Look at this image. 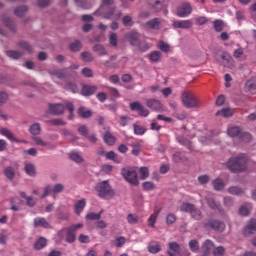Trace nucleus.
I'll return each mask as SVG.
<instances>
[{
  "mask_svg": "<svg viewBox=\"0 0 256 256\" xmlns=\"http://www.w3.org/2000/svg\"><path fill=\"white\" fill-rule=\"evenodd\" d=\"M181 101L187 109H195L201 105L199 98L193 92L184 91L181 96Z\"/></svg>",
  "mask_w": 256,
  "mask_h": 256,
  "instance_id": "4",
  "label": "nucleus"
},
{
  "mask_svg": "<svg viewBox=\"0 0 256 256\" xmlns=\"http://www.w3.org/2000/svg\"><path fill=\"white\" fill-rule=\"evenodd\" d=\"M104 142L106 143V145H113L114 143H116L117 138H115V136H113V134H111V132L107 131L104 136H103Z\"/></svg>",
  "mask_w": 256,
  "mask_h": 256,
  "instance_id": "24",
  "label": "nucleus"
},
{
  "mask_svg": "<svg viewBox=\"0 0 256 256\" xmlns=\"http://www.w3.org/2000/svg\"><path fill=\"white\" fill-rule=\"evenodd\" d=\"M75 239V233L70 228H66V243H75Z\"/></svg>",
  "mask_w": 256,
  "mask_h": 256,
  "instance_id": "39",
  "label": "nucleus"
},
{
  "mask_svg": "<svg viewBox=\"0 0 256 256\" xmlns=\"http://www.w3.org/2000/svg\"><path fill=\"white\" fill-rule=\"evenodd\" d=\"M7 57H10V59H20L23 56V53L15 50H8L6 51Z\"/></svg>",
  "mask_w": 256,
  "mask_h": 256,
  "instance_id": "38",
  "label": "nucleus"
},
{
  "mask_svg": "<svg viewBox=\"0 0 256 256\" xmlns=\"http://www.w3.org/2000/svg\"><path fill=\"white\" fill-rule=\"evenodd\" d=\"M179 143L181 145H184V147H187V149H192V147H193L192 144H191V141L187 138H184V137L179 138Z\"/></svg>",
  "mask_w": 256,
  "mask_h": 256,
  "instance_id": "57",
  "label": "nucleus"
},
{
  "mask_svg": "<svg viewBox=\"0 0 256 256\" xmlns=\"http://www.w3.org/2000/svg\"><path fill=\"white\" fill-rule=\"evenodd\" d=\"M80 243H91V237L89 235L80 234L78 237Z\"/></svg>",
  "mask_w": 256,
  "mask_h": 256,
  "instance_id": "63",
  "label": "nucleus"
},
{
  "mask_svg": "<svg viewBox=\"0 0 256 256\" xmlns=\"http://www.w3.org/2000/svg\"><path fill=\"white\" fill-rule=\"evenodd\" d=\"M239 139H240V141H243L244 143H249V141H251V134L247 133V132H242Z\"/></svg>",
  "mask_w": 256,
  "mask_h": 256,
  "instance_id": "60",
  "label": "nucleus"
},
{
  "mask_svg": "<svg viewBox=\"0 0 256 256\" xmlns=\"http://www.w3.org/2000/svg\"><path fill=\"white\" fill-rule=\"evenodd\" d=\"M32 141L35 143V145H37L38 147H47L49 149V147H51V144L49 142H45V140H43V138L39 137V136H34L32 138Z\"/></svg>",
  "mask_w": 256,
  "mask_h": 256,
  "instance_id": "23",
  "label": "nucleus"
},
{
  "mask_svg": "<svg viewBox=\"0 0 256 256\" xmlns=\"http://www.w3.org/2000/svg\"><path fill=\"white\" fill-rule=\"evenodd\" d=\"M216 115L221 117H232L233 116V110L231 108H224L222 110H219L216 112Z\"/></svg>",
  "mask_w": 256,
  "mask_h": 256,
  "instance_id": "37",
  "label": "nucleus"
},
{
  "mask_svg": "<svg viewBox=\"0 0 256 256\" xmlns=\"http://www.w3.org/2000/svg\"><path fill=\"white\" fill-rule=\"evenodd\" d=\"M115 5V0H102V3L99 7V9L95 12V15H99L100 17H103V19H115L118 21V19H121L122 13L117 12V7L113 6Z\"/></svg>",
  "mask_w": 256,
  "mask_h": 256,
  "instance_id": "1",
  "label": "nucleus"
},
{
  "mask_svg": "<svg viewBox=\"0 0 256 256\" xmlns=\"http://www.w3.org/2000/svg\"><path fill=\"white\" fill-rule=\"evenodd\" d=\"M252 209H253V206H251V204L242 205L239 208V213L241 215H243L244 217H247V215H249V213H251Z\"/></svg>",
  "mask_w": 256,
  "mask_h": 256,
  "instance_id": "32",
  "label": "nucleus"
},
{
  "mask_svg": "<svg viewBox=\"0 0 256 256\" xmlns=\"http://www.w3.org/2000/svg\"><path fill=\"white\" fill-rule=\"evenodd\" d=\"M242 131L241 128L234 126L231 128H228L227 130V134L229 135V137H237L239 139V137H241L242 135Z\"/></svg>",
  "mask_w": 256,
  "mask_h": 256,
  "instance_id": "21",
  "label": "nucleus"
},
{
  "mask_svg": "<svg viewBox=\"0 0 256 256\" xmlns=\"http://www.w3.org/2000/svg\"><path fill=\"white\" fill-rule=\"evenodd\" d=\"M24 169L27 175H29L30 177H35V175L37 174V171L35 170V165L31 163L25 164Z\"/></svg>",
  "mask_w": 256,
  "mask_h": 256,
  "instance_id": "33",
  "label": "nucleus"
},
{
  "mask_svg": "<svg viewBox=\"0 0 256 256\" xmlns=\"http://www.w3.org/2000/svg\"><path fill=\"white\" fill-rule=\"evenodd\" d=\"M122 23L125 27H132L133 25V18L131 16H124L122 18Z\"/></svg>",
  "mask_w": 256,
  "mask_h": 256,
  "instance_id": "55",
  "label": "nucleus"
},
{
  "mask_svg": "<svg viewBox=\"0 0 256 256\" xmlns=\"http://www.w3.org/2000/svg\"><path fill=\"white\" fill-rule=\"evenodd\" d=\"M34 227H43L44 229H51V225L49 224V222H47V219L41 217H37L34 219Z\"/></svg>",
  "mask_w": 256,
  "mask_h": 256,
  "instance_id": "18",
  "label": "nucleus"
},
{
  "mask_svg": "<svg viewBox=\"0 0 256 256\" xmlns=\"http://www.w3.org/2000/svg\"><path fill=\"white\" fill-rule=\"evenodd\" d=\"M227 168L232 173H241L247 169V158L245 156L232 157L227 162Z\"/></svg>",
  "mask_w": 256,
  "mask_h": 256,
  "instance_id": "3",
  "label": "nucleus"
},
{
  "mask_svg": "<svg viewBox=\"0 0 256 256\" xmlns=\"http://www.w3.org/2000/svg\"><path fill=\"white\" fill-rule=\"evenodd\" d=\"M213 247H215V245L213 244V241L206 240L203 244L204 256L207 255V253H209V251H211Z\"/></svg>",
  "mask_w": 256,
  "mask_h": 256,
  "instance_id": "42",
  "label": "nucleus"
},
{
  "mask_svg": "<svg viewBox=\"0 0 256 256\" xmlns=\"http://www.w3.org/2000/svg\"><path fill=\"white\" fill-rule=\"evenodd\" d=\"M169 249L174 253H180L181 246H179L177 242H172V243H169Z\"/></svg>",
  "mask_w": 256,
  "mask_h": 256,
  "instance_id": "56",
  "label": "nucleus"
},
{
  "mask_svg": "<svg viewBox=\"0 0 256 256\" xmlns=\"http://www.w3.org/2000/svg\"><path fill=\"white\" fill-rule=\"evenodd\" d=\"M87 205V200L85 198L78 200L75 204H74V210L76 215H81V213H83V209H85Z\"/></svg>",
  "mask_w": 256,
  "mask_h": 256,
  "instance_id": "19",
  "label": "nucleus"
},
{
  "mask_svg": "<svg viewBox=\"0 0 256 256\" xmlns=\"http://www.w3.org/2000/svg\"><path fill=\"white\" fill-rule=\"evenodd\" d=\"M131 111H138L141 117H148L149 111L145 108L141 102L135 101L130 104Z\"/></svg>",
  "mask_w": 256,
  "mask_h": 256,
  "instance_id": "8",
  "label": "nucleus"
},
{
  "mask_svg": "<svg viewBox=\"0 0 256 256\" xmlns=\"http://www.w3.org/2000/svg\"><path fill=\"white\" fill-rule=\"evenodd\" d=\"M189 247H190V249H191V251H192L193 253H198V252H199V241H197V240H191V241L189 242Z\"/></svg>",
  "mask_w": 256,
  "mask_h": 256,
  "instance_id": "47",
  "label": "nucleus"
},
{
  "mask_svg": "<svg viewBox=\"0 0 256 256\" xmlns=\"http://www.w3.org/2000/svg\"><path fill=\"white\" fill-rule=\"evenodd\" d=\"M146 29H153L156 31H159L161 29V19L154 18L152 20H149L145 23Z\"/></svg>",
  "mask_w": 256,
  "mask_h": 256,
  "instance_id": "15",
  "label": "nucleus"
},
{
  "mask_svg": "<svg viewBox=\"0 0 256 256\" xmlns=\"http://www.w3.org/2000/svg\"><path fill=\"white\" fill-rule=\"evenodd\" d=\"M0 134L3 135L4 137H7L10 141H15L16 143H25L23 140H18L15 138V135H13L9 129L2 128L0 129Z\"/></svg>",
  "mask_w": 256,
  "mask_h": 256,
  "instance_id": "20",
  "label": "nucleus"
},
{
  "mask_svg": "<svg viewBox=\"0 0 256 256\" xmlns=\"http://www.w3.org/2000/svg\"><path fill=\"white\" fill-rule=\"evenodd\" d=\"M139 37H141V35L137 32H129L126 34V39L132 46L139 45Z\"/></svg>",
  "mask_w": 256,
  "mask_h": 256,
  "instance_id": "16",
  "label": "nucleus"
},
{
  "mask_svg": "<svg viewBox=\"0 0 256 256\" xmlns=\"http://www.w3.org/2000/svg\"><path fill=\"white\" fill-rule=\"evenodd\" d=\"M4 175L6 178L9 179V181H13V179H15V170L13 169V167L7 166L4 169Z\"/></svg>",
  "mask_w": 256,
  "mask_h": 256,
  "instance_id": "29",
  "label": "nucleus"
},
{
  "mask_svg": "<svg viewBox=\"0 0 256 256\" xmlns=\"http://www.w3.org/2000/svg\"><path fill=\"white\" fill-rule=\"evenodd\" d=\"M209 22V19L205 16H200L196 18V25H206Z\"/></svg>",
  "mask_w": 256,
  "mask_h": 256,
  "instance_id": "64",
  "label": "nucleus"
},
{
  "mask_svg": "<svg viewBox=\"0 0 256 256\" xmlns=\"http://www.w3.org/2000/svg\"><path fill=\"white\" fill-rule=\"evenodd\" d=\"M207 203H208V205H209V207H210L211 209H214V210H217V211H221V206H219V205L215 202L214 199L208 198V199H207Z\"/></svg>",
  "mask_w": 256,
  "mask_h": 256,
  "instance_id": "51",
  "label": "nucleus"
},
{
  "mask_svg": "<svg viewBox=\"0 0 256 256\" xmlns=\"http://www.w3.org/2000/svg\"><path fill=\"white\" fill-rule=\"evenodd\" d=\"M174 29H191L193 22L191 20H174L172 23Z\"/></svg>",
  "mask_w": 256,
  "mask_h": 256,
  "instance_id": "10",
  "label": "nucleus"
},
{
  "mask_svg": "<svg viewBox=\"0 0 256 256\" xmlns=\"http://www.w3.org/2000/svg\"><path fill=\"white\" fill-rule=\"evenodd\" d=\"M81 93H82V95H84V97H89L91 95H95V93H97V86L84 85L82 87Z\"/></svg>",
  "mask_w": 256,
  "mask_h": 256,
  "instance_id": "17",
  "label": "nucleus"
},
{
  "mask_svg": "<svg viewBox=\"0 0 256 256\" xmlns=\"http://www.w3.org/2000/svg\"><path fill=\"white\" fill-rule=\"evenodd\" d=\"M93 51L95 53H98V55H100V57H103V55H107V50L105 49V47L101 44H96L93 46Z\"/></svg>",
  "mask_w": 256,
  "mask_h": 256,
  "instance_id": "35",
  "label": "nucleus"
},
{
  "mask_svg": "<svg viewBox=\"0 0 256 256\" xmlns=\"http://www.w3.org/2000/svg\"><path fill=\"white\" fill-rule=\"evenodd\" d=\"M149 253H152L153 255L159 253L161 251V243L159 242H153L148 246Z\"/></svg>",
  "mask_w": 256,
  "mask_h": 256,
  "instance_id": "28",
  "label": "nucleus"
},
{
  "mask_svg": "<svg viewBox=\"0 0 256 256\" xmlns=\"http://www.w3.org/2000/svg\"><path fill=\"white\" fill-rule=\"evenodd\" d=\"M121 173L127 183H130V185H139V177L135 169L126 167L122 169Z\"/></svg>",
  "mask_w": 256,
  "mask_h": 256,
  "instance_id": "5",
  "label": "nucleus"
},
{
  "mask_svg": "<svg viewBox=\"0 0 256 256\" xmlns=\"http://www.w3.org/2000/svg\"><path fill=\"white\" fill-rule=\"evenodd\" d=\"M221 59L223 67H227L228 69H233V67H235V60L227 52H224L221 55Z\"/></svg>",
  "mask_w": 256,
  "mask_h": 256,
  "instance_id": "11",
  "label": "nucleus"
},
{
  "mask_svg": "<svg viewBox=\"0 0 256 256\" xmlns=\"http://www.w3.org/2000/svg\"><path fill=\"white\" fill-rule=\"evenodd\" d=\"M175 221H177V216H175V214L170 213L166 216L167 225H173V223H175Z\"/></svg>",
  "mask_w": 256,
  "mask_h": 256,
  "instance_id": "59",
  "label": "nucleus"
},
{
  "mask_svg": "<svg viewBox=\"0 0 256 256\" xmlns=\"http://www.w3.org/2000/svg\"><path fill=\"white\" fill-rule=\"evenodd\" d=\"M212 183L215 191H223L225 189V182L221 178H216Z\"/></svg>",
  "mask_w": 256,
  "mask_h": 256,
  "instance_id": "26",
  "label": "nucleus"
},
{
  "mask_svg": "<svg viewBox=\"0 0 256 256\" xmlns=\"http://www.w3.org/2000/svg\"><path fill=\"white\" fill-rule=\"evenodd\" d=\"M228 193H230L231 195H243V190L239 187H230L228 188Z\"/></svg>",
  "mask_w": 256,
  "mask_h": 256,
  "instance_id": "52",
  "label": "nucleus"
},
{
  "mask_svg": "<svg viewBox=\"0 0 256 256\" xmlns=\"http://www.w3.org/2000/svg\"><path fill=\"white\" fill-rule=\"evenodd\" d=\"M78 115L82 117V119H89V117H92L93 112L91 110H87L85 107L81 106L78 109Z\"/></svg>",
  "mask_w": 256,
  "mask_h": 256,
  "instance_id": "25",
  "label": "nucleus"
},
{
  "mask_svg": "<svg viewBox=\"0 0 256 256\" xmlns=\"http://www.w3.org/2000/svg\"><path fill=\"white\" fill-rule=\"evenodd\" d=\"M109 94L111 95L112 99H117L120 97L119 90L113 87H108Z\"/></svg>",
  "mask_w": 256,
  "mask_h": 256,
  "instance_id": "61",
  "label": "nucleus"
},
{
  "mask_svg": "<svg viewBox=\"0 0 256 256\" xmlns=\"http://www.w3.org/2000/svg\"><path fill=\"white\" fill-rule=\"evenodd\" d=\"M65 191V186L63 184H56L54 186L47 185L44 188V193L41 196V199H45L48 195H52L53 199H57L58 193H63Z\"/></svg>",
  "mask_w": 256,
  "mask_h": 256,
  "instance_id": "6",
  "label": "nucleus"
},
{
  "mask_svg": "<svg viewBox=\"0 0 256 256\" xmlns=\"http://www.w3.org/2000/svg\"><path fill=\"white\" fill-rule=\"evenodd\" d=\"M194 207L195 205L188 202H184L180 205V211H182V213H191Z\"/></svg>",
  "mask_w": 256,
  "mask_h": 256,
  "instance_id": "30",
  "label": "nucleus"
},
{
  "mask_svg": "<svg viewBox=\"0 0 256 256\" xmlns=\"http://www.w3.org/2000/svg\"><path fill=\"white\" fill-rule=\"evenodd\" d=\"M49 74L57 77L58 79H63L65 77V71L61 69L50 70Z\"/></svg>",
  "mask_w": 256,
  "mask_h": 256,
  "instance_id": "43",
  "label": "nucleus"
},
{
  "mask_svg": "<svg viewBox=\"0 0 256 256\" xmlns=\"http://www.w3.org/2000/svg\"><path fill=\"white\" fill-rule=\"evenodd\" d=\"M205 227H210L213 229V231L223 233V231H225V222L221 220H210L207 224H205Z\"/></svg>",
  "mask_w": 256,
  "mask_h": 256,
  "instance_id": "9",
  "label": "nucleus"
},
{
  "mask_svg": "<svg viewBox=\"0 0 256 256\" xmlns=\"http://www.w3.org/2000/svg\"><path fill=\"white\" fill-rule=\"evenodd\" d=\"M225 26V23L223 22V20H215L213 22V27H214V30L217 32V33H221V31H223V27Z\"/></svg>",
  "mask_w": 256,
  "mask_h": 256,
  "instance_id": "41",
  "label": "nucleus"
},
{
  "mask_svg": "<svg viewBox=\"0 0 256 256\" xmlns=\"http://www.w3.org/2000/svg\"><path fill=\"white\" fill-rule=\"evenodd\" d=\"M95 191L97 192V195L100 197V199L109 200L115 197V190H113L111 184H109V180H104L97 183L95 186Z\"/></svg>",
  "mask_w": 256,
  "mask_h": 256,
  "instance_id": "2",
  "label": "nucleus"
},
{
  "mask_svg": "<svg viewBox=\"0 0 256 256\" xmlns=\"http://www.w3.org/2000/svg\"><path fill=\"white\" fill-rule=\"evenodd\" d=\"M146 105L153 111H163V104L157 99H148Z\"/></svg>",
  "mask_w": 256,
  "mask_h": 256,
  "instance_id": "12",
  "label": "nucleus"
},
{
  "mask_svg": "<svg viewBox=\"0 0 256 256\" xmlns=\"http://www.w3.org/2000/svg\"><path fill=\"white\" fill-rule=\"evenodd\" d=\"M247 86L249 88L250 93L255 95L256 94V82L253 80H250L247 82Z\"/></svg>",
  "mask_w": 256,
  "mask_h": 256,
  "instance_id": "62",
  "label": "nucleus"
},
{
  "mask_svg": "<svg viewBox=\"0 0 256 256\" xmlns=\"http://www.w3.org/2000/svg\"><path fill=\"white\" fill-rule=\"evenodd\" d=\"M131 147L132 155H134L135 157H139V155L141 154V144L139 142H132Z\"/></svg>",
  "mask_w": 256,
  "mask_h": 256,
  "instance_id": "31",
  "label": "nucleus"
},
{
  "mask_svg": "<svg viewBox=\"0 0 256 256\" xmlns=\"http://www.w3.org/2000/svg\"><path fill=\"white\" fill-rule=\"evenodd\" d=\"M27 6H19L15 9L14 13L16 15V17H23V15H25V13H27Z\"/></svg>",
  "mask_w": 256,
  "mask_h": 256,
  "instance_id": "45",
  "label": "nucleus"
},
{
  "mask_svg": "<svg viewBox=\"0 0 256 256\" xmlns=\"http://www.w3.org/2000/svg\"><path fill=\"white\" fill-rule=\"evenodd\" d=\"M140 179L144 181V179H147L149 177V168L147 167H141L139 170Z\"/></svg>",
  "mask_w": 256,
  "mask_h": 256,
  "instance_id": "49",
  "label": "nucleus"
},
{
  "mask_svg": "<svg viewBox=\"0 0 256 256\" xmlns=\"http://www.w3.org/2000/svg\"><path fill=\"white\" fill-rule=\"evenodd\" d=\"M147 133V128L134 124V135H145Z\"/></svg>",
  "mask_w": 256,
  "mask_h": 256,
  "instance_id": "44",
  "label": "nucleus"
},
{
  "mask_svg": "<svg viewBox=\"0 0 256 256\" xmlns=\"http://www.w3.org/2000/svg\"><path fill=\"white\" fill-rule=\"evenodd\" d=\"M192 219H195L196 221H201L203 218V215L201 214V210L196 208L195 206L192 209V212H190Z\"/></svg>",
  "mask_w": 256,
  "mask_h": 256,
  "instance_id": "36",
  "label": "nucleus"
},
{
  "mask_svg": "<svg viewBox=\"0 0 256 256\" xmlns=\"http://www.w3.org/2000/svg\"><path fill=\"white\" fill-rule=\"evenodd\" d=\"M49 109L52 115H63L65 113V105L63 104H50Z\"/></svg>",
  "mask_w": 256,
  "mask_h": 256,
  "instance_id": "13",
  "label": "nucleus"
},
{
  "mask_svg": "<svg viewBox=\"0 0 256 256\" xmlns=\"http://www.w3.org/2000/svg\"><path fill=\"white\" fill-rule=\"evenodd\" d=\"M81 47H82L81 41H79V40H76L75 42H73L69 45V49L74 52L80 51Z\"/></svg>",
  "mask_w": 256,
  "mask_h": 256,
  "instance_id": "50",
  "label": "nucleus"
},
{
  "mask_svg": "<svg viewBox=\"0 0 256 256\" xmlns=\"http://www.w3.org/2000/svg\"><path fill=\"white\" fill-rule=\"evenodd\" d=\"M193 13V8L189 2L182 3L176 10L177 17L185 18L189 17Z\"/></svg>",
  "mask_w": 256,
  "mask_h": 256,
  "instance_id": "7",
  "label": "nucleus"
},
{
  "mask_svg": "<svg viewBox=\"0 0 256 256\" xmlns=\"http://www.w3.org/2000/svg\"><path fill=\"white\" fill-rule=\"evenodd\" d=\"M31 135H41V124L39 123H34L30 126V129H29Z\"/></svg>",
  "mask_w": 256,
  "mask_h": 256,
  "instance_id": "34",
  "label": "nucleus"
},
{
  "mask_svg": "<svg viewBox=\"0 0 256 256\" xmlns=\"http://www.w3.org/2000/svg\"><path fill=\"white\" fill-rule=\"evenodd\" d=\"M70 159L75 161V163H83V156L79 152H70Z\"/></svg>",
  "mask_w": 256,
  "mask_h": 256,
  "instance_id": "40",
  "label": "nucleus"
},
{
  "mask_svg": "<svg viewBox=\"0 0 256 256\" xmlns=\"http://www.w3.org/2000/svg\"><path fill=\"white\" fill-rule=\"evenodd\" d=\"M78 133L82 135V137H87L89 135V128H87L85 125H80L78 127Z\"/></svg>",
  "mask_w": 256,
  "mask_h": 256,
  "instance_id": "54",
  "label": "nucleus"
},
{
  "mask_svg": "<svg viewBox=\"0 0 256 256\" xmlns=\"http://www.w3.org/2000/svg\"><path fill=\"white\" fill-rule=\"evenodd\" d=\"M127 222L129 223V225H137V223H139V216H135L133 214H128Z\"/></svg>",
  "mask_w": 256,
  "mask_h": 256,
  "instance_id": "46",
  "label": "nucleus"
},
{
  "mask_svg": "<svg viewBox=\"0 0 256 256\" xmlns=\"http://www.w3.org/2000/svg\"><path fill=\"white\" fill-rule=\"evenodd\" d=\"M81 58L84 63H91V61H93V55H91L89 52H83L81 54Z\"/></svg>",
  "mask_w": 256,
  "mask_h": 256,
  "instance_id": "53",
  "label": "nucleus"
},
{
  "mask_svg": "<svg viewBox=\"0 0 256 256\" xmlns=\"http://www.w3.org/2000/svg\"><path fill=\"white\" fill-rule=\"evenodd\" d=\"M86 219L89 221H99V219H101V213L91 212L86 215Z\"/></svg>",
  "mask_w": 256,
  "mask_h": 256,
  "instance_id": "48",
  "label": "nucleus"
},
{
  "mask_svg": "<svg viewBox=\"0 0 256 256\" xmlns=\"http://www.w3.org/2000/svg\"><path fill=\"white\" fill-rule=\"evenodd\" d=\"M161 213V208L158 210H155L153 214L148 219V223L150 227H155V223H157V217H159V214Z\"/></svg>",
  "mask_w": 256,
  "mask_h": 256,
  "instance_id": "27",
  "label": "nucleus"
},
{
  "mask_svg": "<svg viewBox=\"0 0 256 256\" xmlns=\"http://www.w3.org/2000/svg\"><path fill=\"white\" fill-rule=\"evenodd\" d=\"M256 232V219H251L243 230L245 237Z\"/></svg>",
  "mask_w": 256,
  "mask_h": 256,
  "instance_id": "14",
  "label": "nucleus"
},
{
  "mask_svg": "<svg viewBox=\"0 0 256 256\" xmlns=\"http://www.w3.org/2000/svg\"><path fill=\"white\" fill-rule=\"evenodd\" d=\"M161 59V53L159 51H154L150 54V60H152L153 63H157Z\"/></svg>",
  "mask_w": 256,
  "mask_h": 256,
  "instance_id": "58",
  "label": "nucleus"
},
{
  "mask_svg": "<svg viewBox=\"0 0 256 256\" xmlns=\"http://www.w3.org/2000/svg\"><path fill=\"white\" fill-rule=\"evenodd\" d=\"M47 247V239L44 237H40L38 240H36L34 244V249L36 251H41V249H45Z\"/></svg>",
  "mask_w": 256,
  "mask_h": 256,
  "instance_id": "22",
  "label": "nucleus"
}]
</instances>
